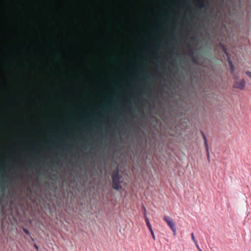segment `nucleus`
I'll list each match as a JSON object with an SVG mask.
<instances>
[{
    "label": "nucleus",
    "mask_w": 251,
    "mask_h": 251,
    "mask_svg": "<svg viewBox=\"0 0 251 251\" xmlns=\"http://www.w3.org/2000/svg\"><path fill=\"white\" fill-rule=\"evenodd\" d=\"M203 137L204 141H205V140H207L205 135L203 133Z\"/></svg>",
    "instance_id": "nucleus-21"
},
{
    "label": "nucleus",
    "mask_w": 251,
    "mask_h": 251,
    "mask_svg": "<svg viewBox=\"0 0 251 251\" xmlns=\"http://www.w3.org/2000/svg\"><path fill=\"white\" fill-rule=\"evenodd\" d=\"M204 145H205L206 151H209V148H208L207 140H205V141H204Z\"/></svg>",
    "instance_id": "nucleus-9"
},
{
    "label": "nucleus",
    "mask_w": 251,
    "mask_h": 251,
    "mask_svg": "<svg viewBox=\"0 0 251 251\" xmlns=\"http://www.w3.org/2000/svg\"><path fill=\"white\" fill-rule=\"evenodd\" d=\"M120 178L118 170L115 171L112 174V186L115 190H119L122 188L120 184Z\"/></svg>",
    "instance_id": "nucleus-1"
},
{
    "label": "nucleus",
    "mask_w": 251,
    "mask_h": 251,
    "mask_svg": "<svg viewBox=\"0 0 251 251\" xmlns=\"http://www.w3.org/2000/svg\"><path fill=\"white\" fill-rule=\"evenodd\" d=\"M23 230H24V232H25L26 234L29 235H30V232H29V231H28L26 228H25L24 227V228H23Z\"/></svg>",
    "instance_id": "nucleus-12"
},
{
    "label": "nucleus",
    "mask_w": 251,
    "mask_h": 251,
    "mask_svg": "<svg viewBox=\"0 0 251 251\" xmlns=\"http://www.w3.org/2000/svg\"><path fill=\"white\" fill-rule=\"evenodd\" d=\"M4 165L3 163L0 162V169H3Z\"/></svg>",
    "instance_id": "nucleus-16"
},
{
    "label": "nucleus",
    "mask_w": 251,
    "mask_h": 251,
    "mask_svg": "<svg viewBox=\"0 0 251 251\" xmlns=\"http://www.w3.org/2000/svg\"><path fill=\"white\" fill-rule=\"evenodd\" d=\"M34 247L36 249L37 251H39V248L38 246L36 244H34Z\"/></svg>",
    "instance_id": "nucleus-18"
},
{
    "label": "nucleus",
    "mask_w": 251,
    "mask_h": 251,
    "mask_svg": "<svg viewBox=\"0 0 251 251\" xmlns=\"http://www.w3.org/2000/svg\"><path fill=\"white\" fill-rule=\"evenodd\" d=\"M42 52L44 53V50H42Z\"/></svg>",
    "instance_id": "nucleus-31"
},
{
    "label": "nucleus",
    "mask_w": 251,
    "mask_h": 251,
    "mask_svg": "<svg viewBox=\"0 0 251 251\" xmlns=\"http://www.w3.org/2000/svg\"><path fill=\"white\" fill-rule=\"evenodd\" d=\"M125 100L126 102H129L130 101V99L127 98H126L125 99Z\"/></svg>",
    "instance_id": "nucleus-20"
},
{
    "label": "nucleus",
    "mask_w": 251,
    "mask_h": 251,
    "mask_svg": "<svg viewBox=\"0 0 251 251\" xmlns=\"http://www.w3.org/2000/svg\"><path fill=\"white\" fill-rule=\"evenodd\" d=\"M133 65L134 66H137V64L135 61H134Z\"/></svg>",
    "instance_id": "nucleus-23"
},
{
    "label": "nucleus",
    "mask_w": 251,
    "mask_h": 251,
    "mask_svg": "<svg viewBox=\"0 0 251 251\" xmlns=\"http://www.w3.org/2000/svg\"><path fill=\"white\" fill-rule=\"evenodd\" d=\"M147 45H146V44H143L142 45V46H143V47H144V48L146 47H147Z\"/></svg>",
    "instance_id": "nucleus-22"
},
{
    "label": "nucleus",
    "mask_w": 251,
    "mask_h": 251,
    "mask_svg": "<svg viewBox=\"0 0 251 251\" xmlns=\"http://www.w3.org/2000/svg\"><path fill=\"white\" fill-rule=\"evenodd\" d=\"M31 240H32V241H34V239H33V238H31Z\"/></svg>",
    "instance_id": "nucleus-30"
},
{
    "label": "nucleus",
    "mask_w": 251,
    "mask_h": 251,
    "mask_svg": "<svg viewBox=\"0 0 251 251\" xmlns=\"http://www.w3.org/2000/svg\"><path fill=\"white\" fill-rule=\"evenodd\" d=\"M113 101H114L113 99L110 100L109 101V104L110 106H111L112 104L113 103Z\"/></svg>",
    "instance_id": "nucleus-17"
},
{
    "label": "nucleus",
    "mask_w": 251,
    "mask_h": 251,
    "mask_svg": "<svg viewBox=\"0 0 251 251\" xmlns=\"http://www.w3.org/2000/svg\"><path fill=\"white\" fill-rule=\"evenodd\" d=\"M159 44H160V43H159L157 44V45L156 46V48H158V46H159Z\"/></svg>",
    "instance_id": "nucleus-26"
},
{
    "label": "nucleus",
    "mask_w": 251,
    "mask_h": 251,
    "mask_svg": "<svg viewBox=\"0 0 251 251\" xmlns=\"http://www.w3.org/2000/svg\"><path fill=\"white\" fill-rule=\"evenodd\" d=\"M12 102L13 104L15 105L19 106L20 105L19 102L16 100L15 98L13 100Z\"/></svg>",
    "instance_id": "nucleus-8"
},
{
    "label": "nucleus",
    "mask_w": 251,
    "mask_h": 251,
    "mask_svg": "<svg viewBox=\"0 0 251 251\" xmlns=\"http://www.w3.org/2000/svg\"><path fill=\"white\" fill-rule=\"evenodd\" d=\"M141 73H147V71L144 69V68H142L141 70Z\"/></svg>",
    "instance_id": "nucleus-19"
},
{
    "label": "nucleus",
    "mask_w": 251,
    "mask_h": 251,
    "mask_svg": "<svg viewBox=\"0 0 251 251\" xmlns=\"http://www.w3.org/2000/svg\"><path fill=\"white\" fill-rule=\"evenodd\" d=\"M247 75L251 78V71H247L246 72Z\"/></svg>",
    "instance_id": "nucleus-14"
},
{
    "label": "nucleus",
    "mask_w": 251,
    "mask_h": 251,
    "mask_svg": "<svg viewBox=\"0 0 251 251\" xmlns=\"http://www.w3.org/2000/svg\"><path fill=\"white\" fill-rule=\"evenodd\" d=\"M144 56H140V58H144Z\"/></svg>",
    "instance_id": "nucleus-27"
},
{
    "label": "nucleus",
    "mask_w": 251,
    "mask_h": 251,
    "mask_svg": "<svg viewBox=\"0 0 251 251\" xmlns=\"http://www.w3.org/2000/svg\"><path fill=\"white\" fill-rule=\"evenodd\" d=\"M65 146H67V144H66V143H65Z\"/></svg>",
    "instance_id": "nucleus-32"
},
{
    "label": "nucleus",
    "mask_w": 251,
    "mask_h": 251,
    "mask_svg": "<svg viewBox=\"0 0 251 251\" xmlns=\"http://www.w3.org/2000/svg\"><path fill=\"white\" fill-rule=\"evenodd\" d=\"M195 5L200 9L204 7V0H193Z\"/></svg>",
    "instance_id": "nucleus-4"
},
{
    "label": "nucleus",
    "mask_w": 251,
    "mask_h": 251,
    "mask_svg": "<svg viewBox=\"0 0 251 251\" xmlns=\"http://www.w3.org/2000/svg\"><path fill=\"white\" fill-rule=\"evenodd\" d=\"M195 244L196 246L197 247V249H198L199 251H202V250L200 248V247H199V245H198V244L197 242H196V243H195Z\"/></svg>",
    "instance_id": "nucleus-15"
},
{
    "label": "nucleus",
    "mask_w": 251,
    "mask_h": 251,
    "mask_svg": "<svg viewBox=\"0 0 251 251\" xmlns=\"http://www.w3.org/2000/svg\"><path fill=\"white\" fill-rule=\"evenodd\" d=\"M145 221H146L147 226L149 228V230H150V231L151 232V234L152 238L154 240H155V236L154 232H153V231L152 230V227L151 226V224L150 223L149 219L148 218H146Z\"/></svg>",
    "instance_id": "nucleus-5"
},
{
    "label": "nucleus",
    "mask_w": 251,
    "mask_h": 251,
    "mask_svg": "<svg viewBox=\"0 0 251 251\" xmlns=\"http://www.w3.org/2000/svg\"><path fill=\"white\" fill-rule=\"evenodd\" d=\"M206 155H207L208 161L209 162L210 160V153H209V151H206Z\"/></svg>",
    "instance_id": "nucleus-13"
},
{
    "label": "nucleus",
    "mask_w": 251,
    "mask_h": 251,
    "mask_svg": "<svg viewBox=\"0 0 251 251\" xmlns=\"http://www.w3.org/2000/svg\"><path fill=\"white\" fill-rule=\"evenodd\" d=\"M246 85V81L244 79H242L240 81H236L234 83L233 87L240 90H243Z\"/></svg>",
    "instance_id": "nucleus-3"
},
{
    "label": "nucleus",
    "mask_w": 251,
    "mask_h": 251,
    "mask_svg": "<svg viewBox=\"0 0 251 251\" xmlns=\"http://www.w3.org/2000/svg\"><path fill=\"white\" fill-rule=\"evenodd\" d=\"M70 90L72 91V92H73L74 91V90L71 87L70 88Z\"/></svg>",
    "instance_id": "nucleus-25"
},
{
    "label": "nucleus",
    "mask_w": 251,
    "mask_h": 251,
    "mask_svg": "<svg viewBox=\"0 0 251 251\" xmlns=\"http://www.w3.org/2000/svg\"><path fill=\"white\" fill-rule=\"evenodd\" d=\"M157 67H158L157 65H155V67L157 68Z\"/></svg>",
    "instance_id": "nucleus-28"
},
{
    "label": "nucleus",
    "mask_w": 251,
    "mask_h": 251,
    "mask_svg": "<svg viewBox=\"0 0 251 251\" xmlns=\"http://www.w3.org/2000/svg\"><path fill=\"white\" fill-rule=\"evenodd\" d=\"M191 238L194 243H196L197 241L196 240L194 233L191 234Z\"/></svg>",
    "instance_id": "nucleus-10"
},
{
    "label": "nucleus",
    "mask_w": 251,
    "mask_h": 251,
    "mask_svg": "<svg viewBox=\"0 0 251 251\" xmlns=\"http://www.w3.org/2000/svg\"><path fill=\"white\" fill-rule=\"evenodd\" d=\"M160 26V25L159 24H157L155 25V27L156 28V27H158V26Z\"/></svg>",
    "instance_id": "nucleus-24"
},
{
    "label": "nucleus",
    "mask_w": 251,
    "mask_h": 251,
    "mask_svg": "<svg viewBox=\"0 0 251 251\" xmlns=\"http://www.w3.org/2000/svg\"><path fill=\"white\" fill-rule=\"evenodd\" d=\"M163 220L166 222L167 225L170 227L173 232V234H176V229L174 220L168 216H164Z\"/></svg>",
    "instance_id": "nucleus-2"
},
{
    "label": "nucleus",
    "mask_w": 251,
    "mask_h": 251,
    "mask_svg": "<svg viewBox=\"0 0 251 251\" xmlns=\"http://www.w3.org/2000/svg\"><path fill=\"white\" fill-rule=\"evenodd\" d=\"M152 57L154 59H156L158 58V56H157L156 52H152Z\"/></svg>",
    "instance_id": "nucleus-11"
},
{
    "label": "nucleus",
    "mask_w": 251,
    "mask_h": 251,
    "mask_svg": "<svg viewBox=\"0 0 251 251\" xmlns=\"http://www.w3.org/2000/svg\"><path fill=\"white\" fill-rule=\"evenodd\" d=\"M135 73H139V72L137 71H136Z\"/></svg>",
    "instance_id": "nucleus-29"
},
{
    "label": "nucleus",
    "mask_w": 251,
    "mask_h": 251,
    "mask_svg": "<svg viewBox=\"0 0 251 251\" xmlns=\"http://www.w3.org/2000/svg\"><path fill=\"white\" fill-rule=\"evenodd\" d=\"M229 63H230V68L231 71L233 73L234 72V66L233 64H232V62L231 60H229Z\"/></svg>",
    "instance_id": "nucleus-6"
},
{
    "label": "nucleus",
    "mask_w": 251,
    "mask_h": 251,
    "mask_svg": "<svg viewBox=\"0 0 251 251\" xmlns=\"http://www.w3.org/2000/svg\"><path fill=\"white\" fill-rule=\"evenodd\" d=\"M142 209H143V212H144V217H145V220H146V218H148L147 215L146 209L144 205L142 206Z\"/></svg>",
    "instance_id": "nucleus-7"
}]
</instances>
